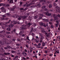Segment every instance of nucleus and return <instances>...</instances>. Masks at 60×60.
Returning a JSON list of instances; mask_svg holds the SVG:
<instances>
[{
  "label": "nucleus",
  "mask_w": 60,
  "mask_h": 60,
  "mask_svg": "<svg viewBox=\"0 0 60 60\" xmlns=\"http://www.w3.org/2000/svg\"><path fill=\"white\" fill-rule=\"evenodd\" d=\"M19 34L20 35H21V34H22V32H20L19 33Z\"/></svg>",
  "instance_id": "864d4df0"
},
{
  "label": "nucleus",
  "mask_w": 60,
  "mask_h": 60,
  "mask_svg": "<svg viewBox=\"0 0 60 60\" xmlns=\"http://www.w3.org/2000/svg\"><path fill=\"white\" fill-rule=\"evenodd\" d=\"M44 39V38L43 37H42L41 38H39L38 40H43Z\"/></svg>",
  "instance_id": "9d476101"
},
{
  "label": "nucleus",
  "mask_w": 60,
  "mask_h": 60,
  "mask_svg": "<svg viewBox=\"0 0 60 60\" xmlns=\"http://www.w3.org/2000/svg\"><path fill=\"white\" fill-rule=\"evenodd\" d=\"M20 29L21 30H24L26 29V28L25 27V26L24 25H22V26L20 28Z\"/></svg>",
  "instance_id": "20e7f679"
},
{
  "label": "nucleus",
  "mask_w": 60,
  "mask_h": 60,
  "mask_svg": "<svg viewBox=\"0 0 60 60\" xmlns=\"http://www.w3.org/2000/svg\"><path fill=\"white\" fill-rule=\"evenodd\" d=\"M24 54H25V56H27V53H26L25 52H23L22 54H23L24 56H25V55Z\"/></svg>",
  "instance_id": "6ab92c4d"
},
{
  "label": "nucleus",
  "mask_w": 60,
  "mask_h": 60,
  "mask_svg": "<svg viewBox=\"0 0 60 60\" xmlns=\"http://www.w3.org/2000/svg\"><path fill=\"white\" fill-rule=\"evenodd\" d=\"M0 60H5V59H2V58H0Z\"/></svg>",
  "instance_id": "13d9d810"
},
{
  "label": "nucleus",
  "mask_w": 60,
  "mask_h": 60,
  "mask_svg": "<svg viewBox=\"0 0 60 60\" xmlns=\"http://www.w3.org/2000/svg\"><path fill=\"white\" fill-rule=\"evenodd\" d=\"M39 42H41H41H42V40H40L39 41Z\"/></svg>",
  "instance_id": "774afa93"
},
{
  "label": "nucleus",
  "mask_w": 60,
  "mask_h": 60,
  "mask_svg": "<svg viewBox=\"0 0 60 60\" xmlns=\"http://www.w3.org/2000/svg\"><path fill=\"white\" fill-rule=\"evenodd\" d=\"M54 19L56 21L57 20V16L56 17H54Z\"/></svg>",
  "instance_id": "c85d7f7f"
},
{
  "label": "nucleus",
  "mask_w": 60,
  "mask_h": 60,
  "mask_svg": "<svg viewBox=\"0 0 60 60\" xmlns=\"http://www.w3.org/2000/svg\"><path fill=\"white\" fill-rule=\"evenodd\" d=\"M53 5L54 6H56V4L55 3H53Z\"/></svg>",
  "instance_id": "a18cd8bd"
},
{
  "label": "nucleus",
  "mask_w": 60,
  "mask_h": 60,
  "mask_svg": "<svg viewBox=\"0 0 60 60\" xmlns=\"http://www.w3.org/2000/svg\"><path fill=\"white\" fill-rule=\"evenodd\" d=\"M39 24L40 26H44V24L42 22H40Z\"/></svg>",
  "instance_id": "9b49d317"
},
{
  "label": "nucleus",
  "mask_w": 60,
  "mask_h": 60,
  "mask_svg": "<svg viewBox=\"0 0 60 60\" xmlns=\"http://www.w3.org/2000/svg\"><path fill=\"white\" fill-rule=\"evenodd\" d=\"M13 0H10V1H9V3H11V4H12L13 3Z\"/></svg>",
  "instance_id": "412c9836"
},
{
  "label": "nucleus",
  "mask_w": 60,
  "mask_h": 60,
  "mask_svg": "<svg viewBox=\"0 0 60 60\" xmlns=\"http://www.w3.org/2000/svg\"><path fill=\"white\" fill-rule=\"evenodd\" d=\"M58 12H59V13H60V10L59 9H57L56 10Z\"/></svg>",
  "instance_id": "2f4dec72"
},
{
  "label": "nucleus",
  "mask_w": 60,
  "mask_h": 60,
  "mask_svg": "<svg viewBox=\"0 0 60 60\" xmlns=\"http://www.w3.org/2000/svg\"><path fill=\"white\" fill-rule=\"evenodd\" d=\"M20 4V6H21V5H22V2H19Z\"/></svg>",
  "instance_id": "de8ad7c7"
},
{
  "label": "nucleus",
  "mask_w": 60,
  "mask_h": 60,
  "mask_svg": "<svg viewBox=\"0 0 60 60\" xmlns=\"http://www.w3.org/2000/svg\"><path fill=\"white\" fill-rule=\"evenodd\" d=\"M35 6L36 7H37V6H38V7L39 8L41 7V5L40 4V3L38 4H36Z\"/></svg>",
  "instance_id": "0eeeda50"
},
{
  "label": "nucleus",
  "mask_w": 60,
  "mask_h": 60,
  "mask_svg": "<svg viewBox=\"0 0 60 60\" xmlns=\"http://www.w3.org/2000/svg\"><path fill=\"white\" fill-rule=\"evenodd\" d=\"M54 27L53 26V25H51V28H53Z\"/></svg>",
  "instance_id": "3c124183"
},
{
  "label": "nucleus",
  "mask_w": 60,
  "mask_h": 60,
  "mask_svg": "<svg viewBox=\"0 0 60 60\" xmlns=\"http://www.w3.org/2000/svg\"><path fill=\"white\" fill-rule=\"evenodd\" d=\"M6 34H10V32L8 31L6 32Z\"/></svg>",
  "instance_id": "58836bf2"
},
{
  "label": "nucleus",
  "mask_w": 60,
  "mask_h": 60,
  "mask_svg": "<svg viewBox=\"0 0 60 60\" xmlns=\"http://www.w3.org/2000/svg\"><path fill=\"white\" fill-rule=\"evenodd\" d=\"M39 34L40 35V36H41V37H43L42 36V34H41V33H39Z\"/></svg>",
  "instance_id": "a19ab883"
},
{
  "label": "nucleus",
  "mask_w": 60,
  "mask_h": 60,
  "mask_svg": "<svg viewBox=\"0 0 60 60\" xmlns=\"http://www.w3.org/2000/svg\"><path fill=\"white\" fill-rule=\"evenodd\" d=\"M49 34H47L46 36V37H48V38H49Z\"/></svg>",
  "instance_id": "c9c22d12"
},
{
  "label": "nucleus",
  "mask_w": 60,
  "mask_h": 60,
  "mask_svg": "<svg viewBox=\"0 0 60 60\" xmlns=\"http://www.w3.org/2000/svg\"><path fill=\"white\" fill-rule=\"evenodd\" d=\"M39 15L40 16H43V14H40Z\"/></svg>",
  "instance_id": "603ef678"
},
{
  "label": "nucleus",
  "mask_w": 60,
  "mask_h": 60,
  "mask_svg": "<svg viewBox=\"0 0 60 60\" xmlns=\"http://www.w3.org/2000/svg\"><path fill=\"white\" fill-rule=\"evenodd\" d=\"M12 49L13 50H16V48H12Z\"/></svg>",
  "instance_id": "338daca9"
},
{
  "label": "nucleus",
  "mask_w": 60,
  "mask_h": 60,
  "mask_svg": "<svg viewBox=\"0 0 60 60\" xmlns=\"http://www.w3.org/2000/svg\"><path fill=\"white\" fill-rule=\"evenodd\" d=\"M44 28H43V30H42L41 31V33H45V35H47V34H48V33H46V31H44Z\"/></svg>",
  "instance_id": "423d86ee"
},
{
  "label": "nucleus",
  "mask_w": 60,
  "mask_h": 60,
  "mask_svg": "<svg viewBox=\"0 0 60 60\" xmlns=\"http://www.w3.org/2000/svg\"><path fill=\"white\" fill-rule=\"evenodd\" d=\"M17 18H18V20H19L21 19L22 18V16H17Z\"/></svg>",
  "instance_id": "39448f33"
},
{
  "label": "nucleus",
  "mask_w": 60,
  "mask_h": 60,
  "mask_svg": "<svg viewBox=\"0 0 60 60\" xmlns=\"http://www.w3.org/2000/svg\"><path fill=\"white\" fill-rule=\"evenodd\" d=\"M53 20V19L52 18L51 19H50V21H52Z\"/></svg>",
  "instance_id": "680f3d73"
},
{
  "label": "nucleus",
  "mask_w": 60,
  "mask_h": 60,
  "mask_svg": "<svg viewBox=\"0 0 60 60\" xmlns=\"http://www.w3.org/2000/svg\"><path fill=\"white\" fill-rule=\"evenodd\" d=\"M8 16H10V15H11L9 13H7L6 14Z\"/></svg>",
  "instance_id": "49530a36"
},
{
  "label": "nucleus",
  "mask_w": 60,
  "mask_h": 60,
  "mask_svg": "<svg viewBox=\"0 0 60 60\" xmlns=\"http://www.w3.org/2000/svg\"><path fill=\"white\" fill-rule=\"evenodd\" d=\"M17 23H18V22H16L13 23V24L14 25H15L16 24H17Z\"/></svg>",
  "instance_id": "79ce46f5"
},
{
  "label": "nucleus",
  "mask_w": 60,
  "mask_h": 60,
  "mask_svg": "<svg viewBox=\"0 0 60 60\" xmlns=\"http://www.w3.org/2000/svg\"><path fill=\"white\" fill-rule=\"evenodd\" d=\"M34 3H30L29 4H24L23 5L24 6H27V7L29 6H30V5H32V4H33Z\"/></svg>",
  "instance_id": "f257e3e1"
},
{
  "label": "nucleus",
  "mask_w": 60,
  "mask_h": 60,
  "mask_svg": "<svg viewBox=\"0 0 60 60\" xmlns=\"http://www.w3.org/2000/svg\"><path fill=\"white\" fill-rule=\"evenodd\" d=\"M59 54V50H58L57 51H56V52L54 53V54Z\"/></svg>",
  "instance_id": "ddd939ff"
},
{
  "label": "nucleus",
  "mask_w": 60,
  "mask_h": 60,
  "mask_svg": "<svg viewBox=\"0 0 60 60\" xmlns=\"http://www.w3.org/2000/svg\"><path fill=\"white\" fill-rule=\"evenodd\" d=\"M38 18V16L36 15L34 16V19H36Z\"/></svg>",
  "instance_id": "c756f323"
},
{
  "label": "nucleus",
  "mask_w": 60,
  "mask_h": 60,
  "mask_svg": "<svg viewBox=\"0 0 60 60\" xmlns=\"http://www.w3.org/2000/svg\"><path fill=\"white\" fill-rule=\"evenodd\" d=\"M0 44L4 45V42H2V41L0 40Z\"/></svg>",
  "instance_id": "2eb2a0df"
},
{
  "label": "nucleus",
  "mask_w": 60,
  "mask_h": 60,
  "mask_svg": "<svg viewBox=\"0 0 60 60\" xmlns=\"http://www.w3.org/2000/svg\"><path fill=\"white\" fill-rule=\"evenodd\" d=\"M44 11H48V8H45L44 9Z\"/></svg>",
  "instance_id": "f704fd0d"
},
{
  "label": "nucleus",
  "mask_w": 60,
  "mask_h": 60,
  "mask_svg": "<svg viewBox=\"0 0 60 60\" xmlns=\"http://www.w3.org/2000/svg\"><path fill=\"white\" fill-rule=\"evenodd\" d=\"M4 54H2V56H5V55H10V53L9 52H4Z\"/></svg>",
  "instance_id": "f03ea898"
},
{
  "label": "nucleus",
  "mask_w": 60,
  "mask_h": 60,
  "mask_svg": "<svg viewBox=\"0 0 60 60\" xmlns=\"http://www.w3.org/2000/svg\"><path fill=\"white\" fill-rule=\"evenodd\" d=\"M10 6L9 4H5V6L6 7H9Z\"/></svg>",
  "instance_id": "5701e85b"
},
{
  "label": "nucleus",
  "mask_w": 60,
  "mask_h": 60,
  "mask_svg": "<svg viewBox=\"0 0 60 60\" xmlns=\"http://www.w3.org/2000/svg\"><path fill=\"white\" fill-rule=\"evenodd\" d=\"M43 20L44 21H45V22H49V20L48 19H43Z\"/></svg>",
  "instance_id": "1a4fd4ad"
},
{
  "label": "nucleus",
  "mask_w": 60,
  "mask_h": 60,
  "mask_svg": "<svg viewBox=\"0 0 60 60\" xmlns=\"http://www.w3.org/2000/svg\"><path fill=\"white\" fill-rule=\"evenodd\" d=\"M19 9L20 10H21V11H22V10H23L24 9V8H20Z\"/></svg>",
  "instance_id": "8fccbe9b"
},
{
  "label": "nucleus",
  "mask_w": 60,
  "mask_h": 60,
  "mask_svg": "<svg viewBox=\"0 0 60 60\" xmlns=\"http://www.w3.org/2000/svg\"><path fill=\"white\" fill-rule=\"evenodd\" d=\"M28 24L29 26H30V25H32V23L31 24V23H28Z\"/></svg>",
  "instance_id": "4d7b16f0"
},
{
  "label": "nucleus",
  "mask_w": 60,
  "mask_h": 60,
  "mask_svg": "<svg viewBox=\"0 0 60 60\" xmlns=\"http://www.w3.org/2000/svg\"><path fill=\"white\" fill-rule=\"evenodd\" d=\"M7 48L8 49H10L11 48V46L9 45H7Z\"/></svg>",
  "instance_id": "4be33fe9"
},
{
  "label": "nucleus",
  "mask_w": 60,
  "mask_h": 60,
  "mask_svg": "<svg viewBox=\"0 0 60 60\" xmlns=\"http://www.w3.org/2000/svg\"><path fill=\"white\" fill-rule=\"evenodd\" d=\"M22 18L23 19H25L26 18V16H22Z\"/></svg>",
  "instance_id": "4468645a"
},
{
  "label": "nucleus",
  "mask_w": 60,
  "mask_h": 60,
  "mask_svg": "<svg viewBox=\"0 0 60 60\" xmlns=\"http://www.w3.org/2000/svg\"><path fill=\"white\" fill-rule=\"evenodd\" d=\"M42 18V17L41 16L39 18H38L37 19V20L38 21H39V20H40V19H41Z\"/></svg>",
  "instance_id": "f8f14e48"
},
{
  "label": "nucleus",
  "mask_w": 60,
  "mask_h": 60,
  "mask_svg": "<svg viewBox=\"0 0 60 60\" xmlns=\"http://www.w3.org/2000/svg\"><path fill=\"white\" fill-rule=\"evenodd\" d=\"M0 37H2L3 38V37H4V36L2 35H0Z\"/></svg>",
  "instance_id": "37998d69"
},
{
  "label": "nucleus",
  "mask_w": 60,
  "mask_h": 60,
  "mask_svg": "<svg viewBox=\"0 0 60 60\" xmlns=\"http://www.w3.org/2000/svg\"><path fill=\"white\" fill-rule=\"evenodd\" d=\"M49 8H51L52 7V6L51 4H50L49 5Z\"/></svg>",
  "instance_id": "dca6fc26"
},
{
  "label": "nucleus",
  "mask_w": 60,
  "mask_h": 60,
  "mask_svg": "<svg viewBox=\"0 0 60 60\" xmlns=\"http://www.w3.org/2000/svg\"><path fill=\"white\" fill-rule=\"evenodd\" d=\"M4 4L3 3H0V6H3V5H4Z\"/></svg>",
  "instance_id": "c03bdc74"
},
{
  "label": "nucleus",
  "mask_w": 60,
  "mask_h": 60,
  "mask_svg": "<svg viewBox=\"0 0 60 60\" xmlns=\"http://www.w3.org/2000/svg\"><path fill=\"white\" fill-rule=\"evenodd\" d=\"M46 44L45 43L43 42L42 43V47H44V46H45V45Z\"/></svg>",
  "instance_id": "a211bd4d"
},
{
  "label": "nucleus",
  "mask_w": 60,
  "mask_h": 60,
  "mask_svg": "<svg viewBox=\"0 0 60 60\" xmlns=\"http://www.w3.org/2000/svg\"><path fill=\"white\" fill-rule=\"evenodd\" d=\"M32 49H33V48H32L31 47H30V52H32Z\"/></svg>",
  "instance_id": "b1692460"
},
{
  "label": "nucleus",
  "mask_w": 60,
  "mask_h": 60,
  "mask_svg": "<svg viewBox=\"0 0 60 60\" xmlns=\"http://www.w3.org/2000/svg\"><path fill=\"white\" fill-rule=\"evenodd\" d=\"M38 46H41V43H38Z\"/></svg>",
  "instance_id": "6e6d98bb"
},
{
  "label": "nucleus",
  "mask_w": 60,
  "mask_h": 60,
  "mask_svg": "<svg viewBox=\"0 0 60 60\" xmlns=\"http://www.w3.org/2000/svg\"><path fill=\"white\" fill-rule=\"evenodd\" d=\"M5 49H8V48L7 47H5L4 48Z\"/></svg>",
  "instance_id": "bf43d9fd"
},
{
  "label": "nucleus",
  "mask_w": 60,
  "mask_h": 60,
  "mask_svg": "<svg viewBox=\"0 0 60 60\" xmlns=\"http://www.w3.org/2000/svg\"><path fill=\"white\" fill-rule=\"evenodd\" d=\"M33 30H34V29L33 28H31L30 29V33H32L33 32Z\"/></svg>",
  "instance_id": "393cba45"
},
{
  "label": "nucleus",
  "mask_w": 60,
  "mask_h": 60,
  "mask_svg": "<svg viewBox=\"0 0 60 60\" xmlns=\"http://www.w3.org/2000/svg\"><path fill=\"white\" fill-rule=\"evenodd\" d=\"M32 18H33V16H32V15H31V16H30L29 17V19H32Z\"/></svg>",
  "instance_id": "e433bc0d"
},
{
  "label": "nucleus",
  "mask_w": 60,
  "mask_h": 60,
  "mask_svg": "<svg viewBox=\"0 0 60 60\" xmlns=\"http://www.w3.org/2000/svg\"><path fill=\"white\" fill-rule=\"evenodd\" d=\"M16 8V6H14L11 9V10L12 11H14V10L15 8Z\"/></svg>",
  "instance_id": "6e6552de"
},
{
  "label": "nucleus",
  "mask_w": 60,
  "mask_h": 60,
  "mask_svg": "<svg viewBox=\"0 0 60 60\" xmlns=\"http://www.w3.org/2000/svg\"><path fill=\"white\" fill-rule=\"evenodd\" d=\"M16 45L17 46H19V44H16Z\"/></svg>",
  "instance_id": "69168bd1"
},
{
  "label": "nucleus",
  "mask_w": 60,
  "mask_h": 60,
  "mask_svg": "<svg viewBox=\"0 0 60 60\" xmlns=\"http://www.w3.org/2000/svg\"><path fill=\"white\" fill-rule=\"evenodd\" d=\"M5 19V18H4L3 17L1 19V20H4Z\"/></svg>",
  "instance_id": "72a5a7b5"
},
{
  "label": "nucleus",
  "mask_w": 60,
  "mask_h": 60,
  "mask_svg": "<svg viewBox=\"0 0 60 60\" xmlns=\"http://www.w3.org/2000/svg\"><path fill=\"white\" fill-rule=\"evenodd\" d=\"M2 17L3 18H6V14H5L4 15H2Z\"/></svg>",
  "instance_id": "a878e982"
},
{
  "label": "nucleus",
  "mask_w": 60,
  "mask_h": 60,
  "mask_svg": "<svg viewBox=\"0 0 60 60\" xmlns=\"http://www.w3.org/2000/svg\"><path fill=\"white\" fill-rule=\"evenodd\" d=\"M27 39L28 41H30V39H29V37H27Z\"/></svg>",
  "instance_id": "052dcab7"
},
{
  "label": "nucleus",
  "mask_w": 60,
  "mask_h": 60,
  "mask_svg": "<svg viewBox=\"0 0 60 60\" xmlns=\"http://www.w3.org/2000/svg\"><path fill=\"white\" fill-rule=\"evenodd\" d=\"M12 40L13 41H15V39H12Z\"/></svg>",
  "instance_id": "0e129e2a"
},
{
  "label": "nucleus",
  "mask_w": 60,
  "mask_h": 60,
  "mask_svg": "<svg viewBox=\"0 0 60 60\" xmlns=\"http://www.w3.org/2000/svg\"><path fill=\"white\" fill-rule=\"evenodd\" d=\"M5 31L4 30H3L1 32L0 31V33H2L3 34H4V33H5Z\"/></svg>",
  "instance_id": "aec40b11"
},
{
  "label": "nucleus",
  "mask_w": 60,
  "mask_h": 60,
  "mask_svg": "<svg viewBox=\"0 0 60 60\" xmlns=\"http://www.w3.org/2000/svg\"><path fill=\"white\" fill-rule=\"evenodd\" d=\"M6 37H7V38H11V37L10 36H9L8 35H7Z\"/></svg>",
  "instance_id": "ea45409f"
},
{
  "label": "nucleus",
  "mask_w": 60,
  "mask_h": 60,
  "mask_svg": "<svg viewBox=\"0 0 60 60\" xmlns=\"http://www.w3.org/2000/svg\"><path fill=\"white\" fill-rule=\"evenodd\" d=\"M35 41H36V42L37 43H38L39 42V40H38V39H34Z\"/></svg>",
  "instance_id": "f3484780"
},
{
  "label": "nucleus",
  "mask_w": 60,
  "mask_h": 60,
  "mask_svg": "<svg viewBox=\"0 0 60 60\" xmlns=\"http://www.w3.org/2000/svg\"><path fill=\"white\" fill-rule=\"evenodd\" d=\"M12 17L13 18H14L15 19H16V18H17V16H16V15H14V16H13Z\"/></svg>",
  "instance_id": "7c9ffc66"
},
{
  "label": "nucleus",
  "mask_w": 60,
  "mask_h": 60,
  "mask_svg": "<svg viewBox=\"0 0 60 60\" xmlns=\"http://www.w3.org/2000/svg\"><path fill=\"white\" fill-rule=\"evenodd\" d=\"M45 7H46V6H43L42 7H41V8L42 9H44V8H45Z\"/></svg>",
  "instance_id": "4c0bfd02"
},
{
  "label": "nucleus",
  "mask_w": 60,
  "mask_h": 60,
  "mask_svg": "<svg viewBox=\"0 0 60 60\" xmlns=\"http://www.w3.org/2000/svg\"><path fill=\"white\" fill-rule=\"evenodd\" d=\"M31 35H32L33 36H34V33H33L31 34Z\"/></svg>",
  "instance_id": "5fc2aeb1"
},
{
  "label": "nucleus",
  "mask_w": 60,
  "mask_h": 60,
  "mask_svg": "<svg viewBox=\"0 0 60 60\" xmlns=\"http://www.w3.org/2000/svg\"><path fill=\"white\" fill-rule=\"evenodd\" d=\"M45 14L46 15V16H50L51 15V13H49L48 12H46L45 13Z\"/></svg>",
  "instance_id": "7ed1b4c3"
},
{
  "label": "nucleus",
  "mask_w": 60,
  "mask_h": 60,
  "mask_svg": "<svg viewBox=\"0 0 60 60\" xmlns=\"http://www.w3.org/2000/svg\"><path fill=\"white\" fill-rule=\"evenodd\" d=\"M8 31H10L11 30V29L9 28H8L6 29Z\"/></svg>",
  "instance_id": "bb28decb"
},
{
  "label": "nucleus",
  "mask_w": 60,
  "mask_h": 60,
  "mask_svg": "<svg viewBox=\"0 0 60 60\" xmlns=\"http://www.w3.org/2000/svg\"><path fill=\"white\" fill-rule=\"evenodd\" d=\"M56 23H57V24H58V23H59V22L57 20L56 21Z\"/></svg>",
  "instance_id": "e2e57ef3"
},
{
  "label": "nucleus",
  "mask_w": 60,
  "mask_h": 60,
  "mask_svg": "<svg viewBox=\"0 0 60 60\" xmlns=\"http://www.w3.org/2000/svg\"><path fill=\"white\" fill-rule=\"evenodd\" d=\"M36 47L37 48V49H39V48H40V46L38 45H37Z\"/></svg>",
  "instance_id": "473e14b6"
},
{
  "label": "nucleus",
  "mask_w": 60,
  "mask_h": 60,
  "mask_svg": "<svg viewBox=\"0 0 60 60\" xmlns=\"http://www.w3.org/2000/svg\"><path fill=\"white\" fill-rule=\"evenodd\" d=\"M2 11L3 12H6V10L5 9H2Z\"/></svg>",
  "instance_id": "cd10ccee"
},
{
  "label": "nucleus",
  "mask_w": 60,
  "mask_h": 60,
  "mask_svg": "<svg viewBox=\"0 0 60 60\" xmlns=\"http://www.w3.org/2000/svg\"><path fill=\"white\" fill-rule=\"evenodd\" d=\"M53 16L54 17V18L56 17V15L55 14H53Z\"/></svg>",
  "instance_id": "09e8293b"
}]
</instances>
